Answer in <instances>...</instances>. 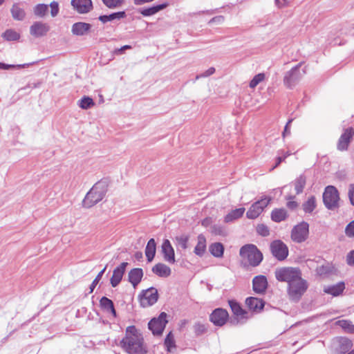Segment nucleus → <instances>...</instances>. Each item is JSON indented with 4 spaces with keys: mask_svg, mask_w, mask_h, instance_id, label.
Listing matches in <instances>:
<instances>
[{
    "mask_svg": "<svg viewBox=\"0 0 354 354\" xmlns=\"http://www.w3.org/2000/svg\"><path fill=\"white\" fill-rule=\"evenodd\" d=\"M120 346L129 354H145L147 351L142 334L134 326L126 328Z\"/></svg>",
    "mask_w": 354,
    "mask_h": 354,
    "instance_id": "1",
    "label": "nucleus"
},
{
    "mask_svg": "<svg viewBox=\"0 0 354 354\" xmlns=\"http://www.w3.org/2000/svg\"><path fill=\"white\" fill-rule=\"evenodd\" d=\"M107 187L108 185L104 180L96 183L84 197L83 206L90 208L101 201L106 194Z\"/></svg>",
    "mask_w": 354,
    "mask_h": 354,
    "instance_id": "2",
    "label": "nucleus"
},
{
    "mask_svg": "<svg viewBox=\"0 0 354 354\" xmlns=\"http://www.w3.org/2000/svg\"><path fill=\"white\" fill-rule=\"evenodd\" d=\"M239 254L245 264L253 267L259 266L263 260L261 252L253 244H247L241 247Z\"/></svg>",
    "mask_w": 354,
    "mask_h": 354,
    "instance_id": "3",
    "label": "nucleus"
},
{
    "mask_svg": "<svg viewBox=\"0 0 354 354\" xmlns=\"http://www.w3.org/2000/svg\"><path fill=\"white\" fill-rule=\"evenodd\" d=\"M275 277L279 281L286 282L288 286L301 277L299 268L283 267L278 268L274 272Z\"/></svg>",
    "mask_w": 354,
    "mask_h": 354,
    "instance_id": "4",
    "label": "nucleus"
},
{
    "mask_svg": "<svg viewBox=\"0 0 354 354\" xmlns=\"http://www.w3.org/2000/svg\"><path fill=\"white\" fill-rule=\"evenodd\" d=\"M307 281L301 277L288 287V294L290 299L298 301L308 288Z\"/></svg>",
    "mask_w": 354,
    "mask_h": 354,
    "instance_id": "5",
    "label": "nucleus"
},
{
    "mask_svg": "<svg viewBox=\"0 0 354 354\" xmlns=\"http://www.w3.org/2000/svg\"><path fill=\"white\" fill-rule=\"evenodd\" d=\"M339 200V193L336 187L332 185L327 186L323 194V201L326 207L328 209L338 207Z\"/></svg>",
    "mask_w": 354,
    "mask_h": 354,
    "instance_id": "6",
    "label": "nucleus"
},
{
    "mask_svg": "<svg viewBox=\"0 0 354 354\" xmlns=\"http://www.w3.org/2000/svg\"><path fill=\"white\" fill-rule=\"evenodd\" d=\"M271 198L265 196L261 199L253 203L246 213V216L249 219L257 218L268 205Z\"/></svg>",
    "mask_w": 354,
    "mask_h": 354,
    "instance_id": "7",
    "label": "nucleus"
},
{
    "mask_svg": "<svg viewBox=\"0 0 354 354\" xmlns=\"http://www.w3.org/2000/svg\"><path fill=\"white\" fill-rule=\"evenodd\" d=\"M167 314L161 313L158 318L152 319L148 324L149 329L154 335H160L167 324Z\"/></svg>",
    "mask_w": 354,
    "mask_h": 354,
    "instance_id": "8",
    "label": "nucleus"
},
{
    "mask_svg": "<svg viewBox=\"0 0 354 354\" xmlns=\"http://www.w3.org/2000/svg\"><path fill=\"white\" fill-rule=\"evenodd\" d=\"M309 233V225L306 222H301L295 226L291 232V238L293 241L301 243L306 240Z\"/></svg>",
    "mask_w": 354,
    "mask_h": 354,
    "instance_id": "9",
    "label": "nucleus"
},
{
    "mask_svg": "<svg viewBox=\"0 0 354 354\" xmlns=\"http://www.w3.org/2000/svg\"><path fill=\"white\" fill-rule=\"evenodd\" d=\"M270 250L272 254L279 261L284 260L288 255L287 245L280 240H275L271 243Z\"/></svg>",
    "mask_w": 354,
    "mask_h": 354,
    "instance_id": "10",
    "label": "nucleus"
},
{
    "mask_svg": "<svg viewBox=\"0 0 354 354\" xmlns=\"http://www.w3.org/2000/svg\"><path fill=\"white\" fill-rule=\"evenodd\" d=\"M158 290L151 287L142 292L140 297V305L145 308L152 306L158 301Z\"/></svg>",
    "mask_w": 354,
    "mask_h": 354,
    "instance_id": "11",
    "label": "nucleus"
},
{
    "mask_svg": "<svg viewBox=\"0 0 354 354\" xmlns=\"http://www.w3.org/2000/svg\"><path fill=\"white\" fill-rule=\"evenodd\" d=\"M301 65V64H297L286 73L283 82L287 86L291 87L294 86L301 78L303 73L299 71Z\"/></svg>",
    "mask_w": 354,
    "mask_h": 354,
    "instance_id": "12",
    "label": "nucleus"
},
{
    "mask_svg": "<svg viewBox=\"0 0 354 354\" xmlns=\"http://www.w3.org/2000/svg\"><path fill=\"white\" fill-rule=\"evenodd\" d=\"M50 30V26L41 21H35L30 27V33L35 37L45 36Z\"/></svg>",
    "mask_w": 354,
    "mask_h": 354,
    "instance_id": "13",
    "label": "nucleus"
},
{
    "mask_svg": "<svg viewBox=\"0 0 354 354\" xmlns=\"http://www.w3.org/2000/svg\"><path fill=\"white\" fill-rule=\"evenodd\" d=\"M353 136L354 129L352 127L345 129L339 139L337 149L340 151L346 150Z\"/></svg>",
    "mask_w": 354,
    "mask_h": 354,
    "instance_id": "14",
    "label": "nucleus"
},
{
    "mask_svg": "<svg viewBox=\"0 0 354 354\" xmlns=\"http://www.w3.org/2000/svg\"><path fill=\"white\" fill-rule=\"evenodd\" d=\"M227 317L228 313L225 310L217 308L211 314L210 320L214 325L221 326L225 324Z\"/></svg>",
    "mask_w": 354,
    "mask_h": 354,
    "instance_id": "15",
    "label": "nucleus"
},
{
    "mask_svg": "<svg viewBox=\"0 0 354 354\" xmlns=\"http://www.w3.org/2000/svg\"><path fill=\"white\" fill-rule=\"evenodd\" d=\"M161 251L163 254L165 261L171 264H174L175 263L174 250L168 239L164 240L162 244Z\"/></svg>",
    "mask_w": 354,
    "mask_h": 354,
    "instance_id": "16",
    "label": "nucleus"
},
{
    "mask_svg": "<svg viewBox=\"0 0 354 354\" xmlns=\"http://www.w3.org/2000/svg\"><path fill=\"white\" fill-rule=\"evenodd\" d=\"M71 6L80 14L88 13L93 8L91 0H72Z\"/></svg>",
    "mask_w": 354,
    "mask_h": 354,
    "instance_id": "17",
    "label": "nucleus"
},
{
    "mask_svg": "<svg viewBox=\"0 0 354 354\" xmlns=\"http://www.w3.org/2000/svg\"><path fill=\"white\" fill-rule=\"evenodd\" d=\"M253 290L256 293L263 294L268 288V281L265 276H256L252 280Z\"/></svg>",
    "mask_w": 354,
    "mask_h": 354,
    "instance_id": "18",
    "label": "nucleus"
},
{
    "mask_svg": "<svg viewBox=\"0 0 354 354\" xmlns=\"http://www.w3.org/2000/svg\"><path fill=\"white\" fill-rule=\"evenodd\" d=\"M91 25L85 22H76L73 24L71 32L76 36H84L88 34Z\"/></svg>",
    "mask_w": 354,
    "mask_h": 354,
    "instance_id": "19",
    "label": "nucleus"
},
{
    "mask_svg": "<svg viewBox=\"0 0 354 354\" xmlns=\"http://www.w3.org/2000/svg\"><path fill=\"white\" fill-rule=\"evenodd\" d=\"M127 265L128 263L127 262H123L114 269L111 278V284L113 287H116L121 281Z\"/></svg>",
    "mask_w": 354,
    "mask_h": 354,
    "instance_id": "20",
    "label": "nucleus"
},
{
    "mask_svg": "<svg viewBox=\"0 0 354 354\" xmlns=\"http://www.w3.org/2000/svg\"><path fill=\"white\" fill-rule=\"evenodd\" d=\"M345 289V284L343 281H340L335 285L325 286L324 292L326 294L337 297L340 295Z\"/></svg>",
    "mask_w": 354,
    "mask_h": 354,
    "instance_id": "21",
    "label": "nucleus"
},
{
    "mask_svg": "<svg viewBox=\"0 0 354 354\" xmlns=\"http://www.w3.org/2000/svg\"><path fill=\"white\" fill-rule=\"evenodd\" d=\"M245 304L250 310L256 313L260 312L263 309L265 304L262 299L253 297L247 298L245 300Z\"/></svg>",
    "mask_w": 354,
    "mask_h": 354,
    "instance_id": "22",
    "label": "nucleus"
},
{
    "mask_svg": "<svg viewBox=\"0 0 354 354\" xmlns=\"http://www.w3.org/2000/svg\"><path fill=\"white\" fill-rule=\"evenodd\" d=\"M152 272L160 277H167L171 274V268L167 265L158 263L152 268Z\"/></svg>",
    "mask_w": 354,
    "mask_h": 354,
    "instance_id": "23",
    "label": "nucleus"
},
{
    "mask_svg": "<svg viewBox=\"0 0 354 354\" xmlns=\"http://www.w3.org/2000/svg\"><path fill=\"white\" fill-rule=\"evenodd\" d=\"M143 276V272L141 268H133L129 272V281L134 288L140 282Z\"/></svg>",
    "mask_w": 354,
    "mask_h": 354,
    "instance_id": "24",
    "label": "nucleus"
},
{
    "mask_svg": "<svg viewBox=\"0 0 354 354\" xmlns=\"http://www.w3.org/2000/svg\"><path fill=\"white\" fill-rule=\"evenodd\" d=\"M229 304L232 311L237 319H246L248 318V313L242 309L239 303L235 301H229Z\"/></svg>",
    "mask_w": 354,
    "mask_h": 354,
    "instance_id": "25",
    "label": "nucleus"
},
{
    "mask_svg": "<svg viewBox=\"0 0 354 354\" xmlns=\"http://www.w3.org/2000/svg\"><path fill=\"white\" fill-rule=\"evenodd\" d=\"M100 304L102 309L107 313H111L113 317H116V312L113 301L106 297L101 298Z\"/></svg>",
    "mask_w": 354,
    "mask_h": 354,
    "instance_id": "26",
    "label": "nucleus"
},
{
    "mask_svg": "<svg viewBox=\"0 0 354 354\" xmlns=\"http://www.w3.org/2000/svg\"><path fill=\"white\" fill-rule=\"evenodd\" d=\"M197 244L194 248V253L202 257L206 250V239L203 234H199L197 237Z\"/></svg>",
    "mask_w": 354,
    "mask_h": 354,
    "instance_id": "27",
    "label": "nucleus"
},
{
    "mask_svg": "<svg viewBox=\"0 0 354 354\" xmlns=\"http://www.w3.org/2000/svg\"><path fill=\"white\" fill-rule=\"evenodd\" d=\"M167 6V3H162L156 6H153L147 8L142 9L140 12L145 17H149L153 15L159 11L165 9Z\"/></svg>",
    "mask_w": 354,
    "mask_h": 354,
    "instance_id": "28",
    "label": "nucleus"
},
{
    "mask_svg": "<svg viewBox=\"0 0 354 354\" xmlns=\"http://www.w3.org/2000/svg\"><path fill=\"white\" fill-rule=\"evenodd\" d=\"M156 241L153 239H151L149 240L145 248V255L148 261L151 262L153 259L156 254Z\"/></svg>",
    "mask_w": 354,
    "mask_h": 354,
    "instance_id": "29",
    "label": "nucleus"
},
{
    "mask_svg": "<svg viewBox=\"0 0 354 354\" xmlns=\"http://www.w3.org/2000/svg\"><path fill=\"white\" fill-rule=\"evenodd\" d=\"M245 212L244 207H240L236 209H234L229 212L224 218V221L225 223H231L234 221L241 218Z\"/></svg>",
    "mask_w": 354,
    "mask_h": 354,
    "instance_id": "30",
    "label": "nucleus"
},
{
    "mask_svg": "<svg viewBox=\"0 0 354 354\" xmlns=\"http://www.w3.org/2000/svg\"><path fill=\"white\" fill-rule=\"evenodd\" d=\"M126 17V13L124 11H120L117 12H113L109 15H101L99 17V20L102 23H106L108 21H111L113 20H120Z\"/></svg>",
    "mask_w": 354,
    "mask_h": 354,
    "instance_id": "31",
    "label": "nucleus"
},
{
    "mask_svg": "<svg viewBox=\"0 0 354 354\" xmlns=\"http://www.w3.org/2000/svg\"><path fill=\"white\" fill-rule=\"evenodd\" d=\"M12 17L15 20L22 21L26 17V12L18 3H15L10 10Z\"/></svg>",
    "mask_w": 354,
    "mask_h": 354,
    "instance_id": "32",
    "label": "nucleus"
},
{
    "mask_svg": "<svg viewBox=\"0 0 354 354\" xmlns=\"http://www.w3.org/2000/svg\"><path fill=\"white\" fill-rule=\"evenodd\" d=\"M287 211L283 208L274 209L271 213V218L274 222H281L286 218Z\"/></svg>",
    "mask_w": 354,
    "mask_h": 354,
    "instance_id": "33",
    "label": "nucleus"
},
{
    "mask_svg": "<svg viewBox=\"0 0 354 354\" xmlns=\"http://www.w3.org/2000/svg\"><path fill=\"white\" fill-rule=\"evenodd\" d=\"M210 253L215 257H222L224 252V246L221 243H214L209 248Z\"/></svg>",
    "mask_w": 354,
    "mask_h": 354,
    "instance_id": "34",
    "label": "nucleus"
},
{
    "mask_svg": "<svg viewBox=\"0 0 354 354\" xmlns=\"http://www.w3.org/2000/svg\"><path fill=\"white\" fill-rule=\"evenodd\" d=\"M339 352L342 354L348 352L353 346L352 341L346 337H341L339 340Z\"/></svg>",
    "mask_w": 354,
    "mask_h": 354,
    "instance_id": "35",
    "label": "nucleus"
},
{
    "mask_svg": "<svg viewBox=\"0 0 354 354\" xmlns=\"http://www.w3.org/2000/svg\"><path fill=\"white\" fill-rule=\"evenodd\" d=\"M303 209L306 213H311L316 207V199L312 196L302 205Z\"/></svg>",
    "mask_w": 354,
    "mask_h": 354,
    "instance_id": "36",
    "label": "nucleus"
},
{
    "mask_svg": "<svg viewBox=\"0 0 354 354\" xmlns=\"http://www.w3.org/2000/svg\"><path fill=\"white\" fill-rule=\"evenodd\" d=\"M306 179L304 175L299 176L295 180V188L297 194H299L303 192L304 188L306 185Z\"/></svg>",
    "mask_w": 354,
    "mask_h": 354,
    "instance_id": "37",
    "label": "nucleus"
},
{
    "mask_svg": "<svg viewBox=\"0 0 354 354\" xmlns=\"http://www.w3.org/2000/svg\"><path fill=\"white\" fill-rule=\"evenodd\" d=\"M79 106L82 109H88L95 105L92 98L84 96L78 101Z\"/></svg>",
    "mask_w": 354,
    "mask_h": 354,
    "instance_id": "38",
    "label": "nucleus"
},
{
    "mask_svg": "<svg viewBox=\"0 0 354 354\" xmlns=\"http://www.w3.org/2000/svg\"><path fill=\"white\" fill-rule=\"evenodd\" d=\"M165 346L169 352H171L172 349L176 348L174 337L171 331H170L165 337Z\"/></svg>",
    "mask_w": 354,
    "mask_h": 354,
    "instance_id": "39",
    "label": "nucleus"
},
{
    "mask_svg": "<svg viewBox=\"0 0 354 354\" xmlns=\"http://www.w3.org/2000/svg\"><path fill=\"white\" fill-rule=\"evenodd\" d=\"M3 37L7 41H16L20 37V35L12 29L6 30L3 35Z\"/></svg>",
    "mask_w": 354,
    "mask_h": 354,
    "instance_id": "40",
    "label": "nucleus"
},
{
    "mask_svg": "<svg viewBox=\"0 0 354 354\" xmlns=\"http://www.w3.org/2000/svg\"><path fill=\"white\" fill-rule=\"evenodd\" d=\"M336 324L348 333H354V325L352 324L351 322L348 320H339L336 322Z\"/></svg>",
    "mask_w": 354,
    "mask_h": 354,
    "instance_id": "41",
    "label": "nucleus"
},
{
    "mask_svg": "<svg viewBox=\"0 0 354 354\" xmlns=\"http://www.w3.org/2000/svg\"><path fill=\"white\" fill-rule=\"evenodd\" d=\"M48 10V7L46 4H37L34 8V14L39 17H44Z\"/></svg>",
    "mask_w": 354,
    "mask_h": 354,
    "instance_id": "42",
    "label": "nucleus"
},
{
    "mask_svg": "<svg viewBox=\"0 0 354 354\" xmlns=\"http://www.w3.org/2000/svg\"><path fill=\"white\" fill-rule=\"evenodd\" d=\"M34 64H35V62L27 63V64H24L10 65V64H6L0 62V69H3V70H8L10 68L21 69V68H24L32 66Z\"/></svg>",
    "mask_w": 354,
    "mask_h": 354,
    "instance_id": "43",
    "label": "nucleus"
},
{
    "mask_svg": "<svg viewBox=\"0 0 354 354\" xmlns=\"http://www.w3.org/2000/svg\"><path fill=\"white\" fill-rule=\"evenodd\" d=\"M266 77V75L263 73L256 75L250 82V87L254 88L259 83L262 82Z\"/></svg>",
    "mask_w": 354,
    "mask_h": 354,
    "instance_id": "44",
    "label": "nucleus"
},
{
    "mask_svg": "<svg viewBox=\"0 0 354 354\" xmlns=\"http://www.w3.org/2000/svg\"><path fill=\"white\" fill-rule=\"evenodd\" d=\"M176 241L178 245L183 250L187 248V243L189 241V236L187 234H181L176 237Z\"/></svg>",
    "mask_w": 354,
    "mask_h": 354,
    "instance_id": "45",
    "label": "nucleus"
},
{
    "mask_svg": "<svg viewBox=\"0 0 354 354\" xmlns=\"http://www.w3.org/2000/svg\"><path fill=\"white\" fill-rule=\"evenodd\" d=\"M103 3L109 8H115L122 4L124 0H102Z\"/></svg>",
    "mask_w": 354,
    "mask_h": 354,
    "instance_id": "46",
    "label": "nucleus"
},
{
    "mask_svg": "<svg viewBox=\"0 0 354 354\" xmlns=\"http://www.w3.org/2000/svg\"><path fill=\"white\" fill-rule=\"evenodd\" d=\"M211 232L215 235L225 236L226 234L225 229L219 225H214L212 227Z\"/></svg>",
    "mask_w": 354,
    "mask_h": 354,
    "instance_id": "47",
    "label": "nucleus"
},
{
    "mask_svg": "<svg viewBox=\"0 0 354 354\" xmlns=\"http://www.w3.org/2000/svg\"><path fill=\"white\" fill-rule=\"evenodd\" d=\"M106 269V266H105L103 270H102L96 276L95 279L93 281L92 283L91 284V286H90V293H91L94 288H95V286H97V284L98 283V282L100 281V280L101 279L104 272H105Z\"/></svg>",
    "mask_w": 354,
    "mask_h": 354,
    "instance_id": "48",
    "label": "nucleus"
},
{
    "mask_svg": "<svg viewBox=\"0 0 354 354\" xmlns=\"http://www.w3.org/2000/svg\"><path fill=\"white\" fill-rule=\"evenodd\" d=\"M257 231L258 234L263 236H267L270 234L268 227L263 224L258 225L257 227Z\"/></svg>",
    "mask_w": 354,
    "mask_h": 354,
    "instance_id": "49",
    "label": "nucleus"
},
{
    "mask_svg": "<svg viewBox=\"0 0 354 354\" xmlns=\"http://www.w3.org/2000/svg\"><path fill=\"white\" fill-rule=\"evenodd\" d=\"M194 332L197 335H201L205 333L207 330L206 326L201 323L195 324L194 326Z\"/></svg>",
    "mask_w": 354,
    "mask_h": 354,
    "instance_id": "50",
    "label": "nucleus"
},
{
    "mask_svg": "<svg viewBox=\"0 0 354 354\" xmlns=\"http://www.w3.org/2000/svg\"><path fill=\"white\" fill-rule=\"evenodd\" d=\"M345 233L348 237H354V220L346 225Z\"/></svg>",
    "mask_w": 354,
    "mask_h": 354,
    "instance_id": "51",
    "label": "nucleus"
},
{
    "mask_svg": "<svg viewBox=\"0 0 354 354\" xmlns=\"http://www.w3.org/2000/svg\"><path fill=\"white\" fill-rule=\"evenodd\" d=\"M50 14L53 17H56L59 13V4L56 1H53L50 4Z\"/></svg>",
    "mask_w": 354,
    "mask_h": 354,
    "instance_id": "52",
    "label": "nucleus"
},
{
    "mask_svg": "<svg viewBox=\"0 0 354 354\" xmlns=\"http://www.w3.org/2000/svg\"><path fill=\"white\" fill-rule=\"evenodd\" d=\"M214 73H215V68L214 67H210L209 68H208L203 73L198 75L196 77V79L198 80L199 78L207 77H209V76L213 75Z\"/></svg>",
    "mask_w": 354,
    "mask_h": 354,
    "instance_id": "53",
    "label": "nucleus"
},
{
    "mask_svg": "<svg viewBox=\"0 0 354 354\" xmlns=\"http://www.w3.org/2000/svg\"><path fill=\"white\" fill-rule=\"evenodd\" d=\"M131 48H132V47H131V46H129V45H125V46H122V47H121V48H116V49H115V50H113V53L114 55H122V54H123V53H124V50H125L131 49Z\"/></svg>",
    "mask_w": 354,
    "mask_h": 354,
    "instance_id": "54",
    "label": "nucleus"
},
{
    "mask_svg": "<svg viewBox=\"0 0 354 354\" xmlns=\"http://www.w3.org/2000/svg\"><path fill=\"white\" fill-rule=\"evenodd\" d=\"M223 21H224V17L223 16H216L209 20V24H221Z\"/></svg>",
    "mask_w": 354,
    "mask_h": 354,
    "instance_id": "55",
    "label": "nucleus"
},
{
    "mask_svg": "<svg viewBox=\"0 0 354 354\" xmlns=\"http://www.w3.org/2000/svg\"><path fill=\"white\" fill-rule=\"evenodd\" d=\"M346 263L348 265L354 266V250L351 251L346 256Z\"/></svg>",
    "mask_w": 354,
    "mask_h": 354,
    "instance_id": "56",
    "label": "nucleus"
},
{
    "mask_svg": "<svg viewBox=\"0 0 354 354\" xmlns=\"http://www.w3.org/2000/svg\"><path fill=\"white\" fill-rule=\"evenodd\" d=\"M348 197L351 204L354 206V184H351L349 186Z\"/></svg>",
    "mask_w": 354,
    "mask_h": 354,
    "instance_id": "57",
    "label": "nucleus"
},
{
    "mask_svg": "<svg viewBox=\"0 0 354 354\" xmlns=\"http://www.w3.org/2000/svg\"><path fill=\"white\" fill-rule=\"evenodd\" d=\"M292 122V119H290L288 120V122L286 123V126H285V128H284V131L283 132V137H284L286 134H290V131L289 129V127L291 124V122Z\"/></svg>",
    "mask_w": 354,
    "mask_h": 354,
    "instance_id": "58",
    "label": "nucleus"
},
{
    "mask_svg": "<svg viewBox=\"0 0 354 354\" xmlns=\"http://www.w3.org/2000/svg\"><path fill=\"white\" fill-rule=\"evenodd\" d=\"M298 204L297 202L290 201L287 203V207L291 209H294L297 207Z\"/></svg>",
    "mask_w": 354,
    "mask_h": 354,
    "instance_id": "59",
    "label": "nucleus"
},
{
    "mask_svg": "<svg viewBox=\"0 0 354 354\" xmlns=\"http://www.w3.org/2000/svg\"><path fill=\"white\" fill-rule=\"evenodd\" d=\"M275 3L278 7H283L288 3L287 0H275Z\"/></svg>",
    "mask_w": 354,
    "mask_h": 354,
    "instance_id": "60",
    "label": "nucleus"
},
{
    "mask_svg": "<svg viewBox=\"0 0 354 354\" xmlns=\"http://www.w3.org/2000/svg\"><path fill=\"white\" fill-rule=\"evenodd\" d=\"M285 159H283V156L281 157V156H279L277 158V163L276 165L272 167V169L275 167H277L283 160H284Z\"/></svg>",
    "mask_w": 354,
    "mask_h": 354,
    "instance_id": "61",
    "label": "nucleus"
},
{
    "mask_svg": "<svg viewBox=\"0 0 354 354\" xmlns=\"http://www.w3.org/2000/svg\"><path fill=\"white\" fill-rule=\"evenodd\" d=\"M211 223V220H210V218H207L204 219V220L202 221V225H203V226L207 227V225H209V223Z\"/></svg>",
    "mask_w": 354,
    "mask_h": 354,
    "instance_id": "62",
    "label": "nucleus"
},
{
    "mask_svg": "<svg viewBox=\"0 0 354 354\" xmlns=\"http://www.w3.org/2000/svg\"><path fill=\"white\" fill-rule=\"evenodd\" d=\"M290 153L289 152H286L283 156V159H286L288 156H289Z\"/></svg>",
    "mask_w": 354,
    "mask_h": 354,
    "instance_id": "63",
    "label": "nucleus"
},
{
    "mask_svg": "<svg viewBox=\"0 0 354 354\" xmlns=\"http://www.w3.org/2000/svg\"><path fill=\"white\" fill-rule=\"evenodd\" d=\"M5 0H0V6L2 5L3 3Z\"/></svg>",
    "mask_w": 354,
    "mask_h": 354,
    "instance_id": "64",
    "label": "nucleus"
}]
</instances>
